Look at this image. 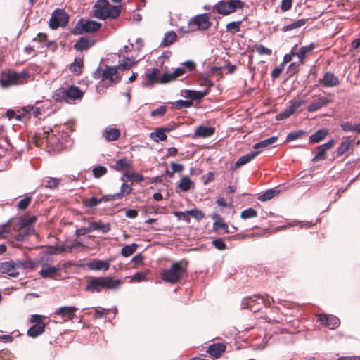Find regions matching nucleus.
<instances>
[{"label":"nucleus","mask_w":360,"mask_h":360,"mask_svg":"<svg viewBox=\"0 0 360 360\" xmlns=\"http://www.w3.org/2000/svg\"><path fill=\"white\" fill-rule=\"evenodd\" d=\"M122 6H111L107 0L97 1L93 7L94 16L100 20L115 19L121 13Z\"/></svg>","instance_id":"1"},{"label":"nucleus","mask_w":360,"mask_h":360,"mask_svg":"<svg viewBox=\"0 0 360 360\" xmlns=\"http://www.w3.org/2000/svg\"><path fill=\"white\" fill-rule=\"evenodd\" d=\"M122 282L119 279L112 277L91 278L85 288L86 291L99 292L103 289L115 290L120 288Z\"/></svg>","instance_id":"2"},{"label":"nucleus","mask_w":360,"mask_h":360,"mask_svg":"<svg viewBox=\"0 0 360 360\" xmlns=\"http://www.w3.org/2000/svg\"><path fill=\"white\" fill-rule=\"evenodd\" d=\"M274 302V299L269 295H255L244 298L242 302V306L244 308L255 312L260 309L262 304L267 307H271Z\"/></svg>","instance_id":"3"},{"label":"nucleus","mask_w":360,"mask_h":360,"mask_svg":"<svg viewBox=\"0 0 360 360\" xmlns=\"http://www.w3.org/2000/svg\"><path fill=\"white\" fill-rule=\"evenodd\" d=\"M29 73L26 71L20 72L8 70L3 72L0 76V84L3 88H8L11 86L22 84L27 82Z\"/></svg>","instance_id":"4"},{"label":"nucleus","mask_w":360,"mask_h":360,"mask_svg":"<svg viewBox=\"0 0 360 360\" xmlns=\"http://www.w3.org/2000/svg\"><path fill=\"white\" fill-rule=\"evenodd\" d=\"M186 273V262H176L162 273V278L169 283L179 282Z\"/></svg>","instance_id":"5"},{"label":"nucleus","mask_w":360,"mask_h":360,"mask_svg":"<svg viewBox=\"0 0 360 360\" xmlns=\"http://www.w3.org/2000/svg\"><path fill=\"white\" fill-rule=\"evenodd\" d=\"M84 93L77 86H70L68 88L61 87L56 90L53 98L58 101L70 103L75 100H80Z\"/></svg>","instance_id":"6"},{"label":"nucleus","mask_w":360,"mask_h":360,"mask_svg":"<svg viewBox=\"0 0 360 360\" xmlns=\"http://www.w3.org/2000/svg\"><path fill=\"white\" fill-rule=\"evenodd\" d=\"M244 5L245 3L240 0H229L228 1H221L214 6V9H215L217 13L226 15L236 11L237 8H242Z\"/></svg>","instance_id":"7"},{"label":"nucleus","mask_w":360,"mask_h":360,"mask_svg":"<svg viewBox=\"0 0 360 360\" xmlns=\"http://www.w3.org/2000/svg\"><path fill=\"white\" fill-rule=\"evenodd\" d=\"M101 26V23L94 20H79L74 29L75 34H82L84 33H91L98 30Z\"/></svg>","instance_id":"8"},{"label":"nucleus","mask_w":360,"mask_h":360,"mask_svg":"<svg viewBox=\"0 0 360 360\" xmlns=\"http://www.w3.org/2000/svg\"><path fill=\"white\" fill-rule=\"evenodd\" d=\"M210 20V18L207 13L198 14L190 18L188 25H195L196 30L205 31L212 25Z\"/></svg>","instance_id":"9"},{"label":"nucleus","mask_w":360,"mask_h":360,"mask_svg":"<svg viewBox=\"0 0 360 360\" xmlns=\"http://www.w3.org/2000/svg\"><path fill=\"white\" fill-rule=\"evenodd\" d=\"M21 265L20 262L18 263L13 261L2 262L0 264V272L6 274L11 277L16 278L19 275L18 268Z\"/></svg>","instance_id":"10"},{"label":"nucleus","mask_w":360,"mask_h":360,"mask_svg":"<svg viewBox=\"0 0 360 360\" xmlns=\"http://www.w3.org/2000/svg\"><path fill=\"white\" fill-rule=\"evenodd\" d=\"M304 101L302 99L292 101L289 106H288L284 110L276 115V120H283L293 115L297 110V109L304 104Z\"/></svg>","instance_id":"11"},{"label":"nucleus","mask_w":360,"mask_h":360,"mask_svg":"<svg viewBox=\"0 0 360 360\" xmlns=\"http://www.w3.org/2000/svg\"><path fill=\"white\" fill-rule=\"evenodd\" d=\"M319 82L323 86L326 88H332L338 86L340 84V81L338 77H336L332 72H326L323 77L319 79Z\"/></svg>","instance_id":"12"},{"label":"nucleus","mask_w":360,"mask_h":360,"mask_svg":"<svg viewBox=\"0 0 360 360\" xmlns=\"http://www.w3.org/2000/svg\"><path fill=\"white\" fill-rule=\"evenodd\" d=\"M118 66H107L102 70L101 77L103 79L108 80L110 84H117L120 78L117 75Z\"/></svg>","instance_id":"13"},{"label":"nucleus","mask_w":360,"mask_h":360,"mask_svg":"<svg viewBox=\"0 0 360 360\" xmlns=\"http://www.w3.org/2000/svg\"><path fill=\"white\" fill-rule=\"evenodd\" d=\"M334 145V141L333 139L329 140L326 143L321 144L316 147L317 153L313 158L312 161L314 162L325 160L326 158V152L330 149Z\"/></svg>","instance_id":"14"},{"label":"nucleus","mask_w":360,"mask_h":360,"mask_svg":"<svg viewBox=\"0 0 360 360\" xmlns=\"http://www.w3.org/2000/svg\"><path fill=\"white\" fill-rule=\"evenodd\" d=\"M195 68V64L194 62L191 60H187L181 63V66L176 68L174 71L172 72V75L176 79L179 77H181L186 74L188 71H192Z\"/></svg>","instance_id":"15"},{"label":"nucleus","mask_w":360,"mask_h":360,"mask_svg":"<svg viewBox=\"0 0 360 360\" xmlns=\"http://www.w3.org/2000/svg\"><path fill=\"white\" fill-rule=\"evenodd\" d=\"M319 320L322 324L328 326L330 329L336 328L340 323V319L333 315H319Z\"/></svg>","instance_id":"16"},{"label":"nucleus","mask_w":360,"mask_h":360,"mask_svg":"<svg viewBox=\"0 0 360 360\" xmlns=\"http://www.w3.org/2000/svg\"><path fill=\"white\" fill-rule=\"evenodd\" d=\"M160 71L158 68H153L150 72L146 73V79L143 82V86L149 87L155 84L160 83L158 78Z\"/></svg>","instance_id":"17"},{"label":"nucleus","mask_w":360,"mask_h":360,"mask_svg":"<svg viewBox=\"0 0 360 360\" xmlns=\"http://www.w3.org/2000/svg\"><path fill=\"white\" fill-rule=\"evenodd\" d=\"M214 127L209 126L200 125L198 127L193 134V137L207 138L212 136L214 134Z\"/></svg>","instance_id":"18"},{"label":"nucleus","mask_w":360,"mask_h":360,"mask_svg":"<svg viewBox=\"0 0 360 360\" xmlns=\"http://www.w3.org/2000/svg\"><path fill=\"white\" fill-rule=\"evenodd\" d=\"M89 269L92 271H103L108 270L110 263L104 260L94 259L87 264Z\"/></svg>","instance_id":"19"},{"label":"nucleus","mask_w":360,"mask_h":360,"mask_svg":"<svg viewBox=\"0 0 360 360\" xmlns=\"http://www.w3.org/2000/svg\"><path fill=\"white\" fill-rule=\"evenodd\" d=\"M77 311V308L75 307H61L58 308L56 311V315H59L63 318H68L69 319H72L75 316V311Z\"/></svg>","instance_id":"20"},{"label":"nucleus","mask_w":360,"mask_h":360,"mask_svg":"<svg viewBox=\"0 0 360 360\" xmlns=\"http://www.w3.org/2000/svg\"><path fill=\"white\" fill-rule=\"evenodd\" d=\"M103 137L108 142L114 141L120 136V131L118 129L106 127L103 131Z\"/></svg>","instance_id":"21"},{"label":"nucleus","mask_w":360,"mask_h":360,"mask_svg":"<svg viewBox=\"0 0 360 360\" xmlns=\"http://www.w3.org/2000/svg\"><path fill=\"white\" fill-rule=\"evenodd\" d=\"M212 219L214 220L213 229L217 231L221 229L225 233H233L228 229V225L223 221L222 218L217 213H214L212 215Z\"/></svg>","instance_id":"22"},{"label":"nucleus","mask_w":360,"mask_h":360,"mask_svg":"<svg viewBox=\"0 0 360 360\" xmlns=\"http://www.w3.org/2000/svg\"><path fill=\"white\" fill-rule=\"evenodd\" d=\"M60 269L59 266H51L48 264H44L39 271V275L44 278H53L56 275L58 271Z\"/></svg>","instance_id":"23"},{"label":"nucleus","mask_w":360,"mask_h":360,"mask_svg":"<svg viewBox=\"0 0 360 360\" xmlns=\"http://www.w3.org/2000/svg\"><path fill=\"white\" fill-rule=\"evenodd\" d=\"M52 15L61 27H65L68 25L69 16L63 10L56 9L53 12Z\"/></svg>","instance_id":"24"},{"label":"nucleus","mask_w":360,"mask_h":360,"mask_svg":"<svg viewBox=\"0 0 360 360\" xmlns=\"http://www.w3.org/2000/svg\"><path fill=\"white\" fill-rule=\"evenodd\" d=\"M226 346L221 343H214L207 349V352L210 356L214 357H219L223 352H225Z\"/></svg>","instance_id":"25"},{"label":"nucleus","mask_w":360,"mask_h":360,"mask_svg":"<svg viewBox=\"0 0 360 360\" xmlns=\"http://www.w3.org/2000/svg\"><path fill=\"white\" fill-rule=\"evenodd\" d=\"M330 102V99L326 97H320L317 100L314 101L310 105L307 107V110L309 112H315L323 106L326 105L327 103Z\"/></svg>","instance_id":"26"},{"label":"nucleus","mask_w":360,"mask_h":360,"mask_svg":"<svg viewBox=\"0 0 360 360\" xmlns=\"http://www.w3.org/2000/svg\"><path fill=\"white\" fill-rule=\"evenodd\" d=\"M45 329V324L44 323H38L32 326L27 330V335L31 338H37L41 335Z\"/></svg>","instance_id":"27"},{"label":"nucleus","mask_w":360,"mask_h":360,"mask_svg":"<svg viewBox=\"0 0 360 360\" xmlns=\"http://www.w3.org/2000/svg\"><path fill=\"white\" fill-rule=\"evenodd\" d=\"M260 151H251L250 153L240 157L235 163V167H238L241 165H245L253 160L257 155L259 154Z\"/></svg>","instance_id":"28"},{"label":"nucleus","mask_w":360,"mask_h":360,"mask_svg":"<svg viewBox=\"0 0 360 360\" xmlns=\"http://www.w3.org/2000/svg\"><path fill=\"white\" fill-rule=\"evenodd\" d=\"M280 193V190L278 187H274L272 188L267 189L263 193H262L259 197L258 200L262 202H265L272 199L274 197Z\"/></svg>","instance_id":"29"},{"label":"nucleus","mask_w":360,"mask_h":360,"mask_svg":"<svg viewBox=\"0 0 360 360\" xmlns=\"http://www.w3.org/2000/svg\"><path fill=\"white\" fill-rule=\"evenodd\" d=\"M94 44V40L81 37L74 45V48L77 51H84Z\"/></svg>","instance_id":"30"},{"label":"nucleus","mask_w":360,"mask_h":360,"mask_svg":"<svg viewBox=\"0 0 360 360\" xmlns=\"http://www.w3.org/2000/svg\"><path fill=\"white\" fill-rule=\"evenodd\" d=\"M277 140H278L277 136H271V137L266 139L265 140H263L259 143H256L253 146V148H254V150H255V151H259L258 150L267 148L269 146L275 143L277 141Z\"/></svg>","instance_id":"31"},{"label":"nucleus","mask_w":360,"mask_h":360,"mask_svg":"<svg viewBox=\"0 0 360 360\" xmlns=\"http://www.w3.org/2000/svg\"><path fill=\"white\" fill-rule=\"evenodd\" d=\"M208 91V89L205 91L186 90L185 97L191 98V100H200L204 98L207 94Z\"/></svg>","instance_id":"32"},{"label":"nucleus","mask_w":360,"mask_h":360,"mask_svg":"<svg viewBox=\"0 0 360 360\" xmlns=\"http://www.w3.org/2000/svg\"><path fill=\"white\" fill-rule=\"evenodd\" d=\"M21 112L22 115L32 114L34 117H38L39 115H41V108L36 107L32 105H28L22 107L21 109Z\"/></svg>","instance_id":"33"},{"label":"nucleus","mask_w":360,"mask_h":360,"mask_svg":"<svg viewBox=\"0 0 360 360\" xmlns=\"http://www.w3.org/2000/svg\"><path fill=\"white\" fill-rule=\"evenodd\" d=\"M328 134V130L319 129L309 136V143H319L322 141Z\"/></svg>","instance_id":"34"},{"label":"nucleus","mask_w":360,"mask_h":360,"mask_svg":"<svg viewBox=\"0 0 360 360\" xmlns=\"http://www.w3.org/2000/svg\"><path fill=\"white\" fill-rule=\"evenodd\" d=\"M296 225H299L300 226V228H304V227L311 226L312 225V224H311V222H309V221H295L292 223L290 222L285 225L278 226V227L275 228V231H279L285 230L288 228H290V227H292V226H294Z\"/></svg>","instance_id":"35"},{"label":"nucleus","mask_w":360,"mask_h":360,"mask_svg":"<svg viewBox=\"0 0 360 360\" xmlns=\"http://www.w3.org/2000/svg\"><path fill=\"white\" fill-rule=\"evenodd\" d=\"M176 34L173 31L166 32L160 44V46H169L176 40Z\"/></svg>","instance_id":"36"},{"label":"nucleus","mask_w":360,"mask_h":360,"mask_svg":"<svg viewBox=\"0 0 360 360\" xmlns=\"http://www.w3.org/2000/svg\"><path fill=\"white\" fill-rule=\"evenodd\" d=\"M342 129L345 132H354L360 134V122L356 124H352L351 122H345L341 124Z\"/></svg>","instance_id":"37"},{"label":"nucleus","mask_w":360,"mask_h":360,"mask_svg":"<svg viewBox=\"0 0 360 360\" xmlns=\"http://www.w3.org/2000/svg\"><path fill=\"white\" fill-rule=\"evenodd\" d=\"M313 48V44H310L309 46H302L297 52L295 51V56L298 57L300 63H303L306 54L310 52Z\"/></svg>","instance_id":"38"},{"label":"nucleus","mask_w":360,"mask_h":360,"mask_svg":"<svg viewBox=\"0 0 360 360\" xmlns=\"http://www.w3.org/2000/svg\"><path fill=\"white\" fill-rule=\"evenodd\" d=\"M138 248L136 243H132L131 245H124L121 250V254L123 257H127L134 254Z\"/></svg>","instance_id":"39"},{"label":"nucleus","mask_w":360,"mask_h":360,"mask_svg":"<svg viewBox=\"0 0 360 360\" xmlns=\"http://www.w3.org/2000/svg\"><path fill=\"white\" fill-rule=\"evenodd\" d=\"M95 221H90L87 227H82L76 229L75 235L77 236H84L88 233H90L96 230Z\"/></svg>","instance_id":"40"},{"label":"nucleus","mask_w":360,"mask_h":360,"mask_svg":"<svg viewBox=\"0 0 360 360\" xmlns=\"http://www.w3.org/2000/svg\"><path fill=\"white\" fill-rule=\"evenodd\" d=\"M83 67V60L79 58L75 59L74 62L70 65V70L76 74H79L81 72V69Z\"/></svg>","instance_id":"41"},{"label":"nucleus","mask_w":360,"mask_h":360,"mask_svg":"<svg viewBox=\"0 0 360 360\" xmlns=\"http://www.w3.org/2000/svg\"><path fill=\"white\" fill-rule=\"evenodd\" d=\"M150 138L154 141H165L167 139L166 134L164 133V130L161 128H158L155 131L150 133Z\"/></svg>","instance_id":"42"},{"label":"nucleus","mask_w":360,"mask_h":360,"mask_svg":"<svg viewBox=\"0 0 360 360\" xmlns=\"http://www.w3.org/2000/svg\"><path fill=\"white\" fill-rule=\"evenodd\" d=\"M242 21H233L229 23H228L226 26V31L228 32H230L231 34H235L236 32H240V25L241 24Z\"/></svg>","instance_id":"43"},{"label":"nucleus","mask_w":360,"mask_h":360,"mask_svg":"<svg viewBox=\"0 0 360 360\" xmlns=\"http://www.w3.org/2000/svg\"><path fill=\"white\" fill-rule=\"evenodd\" d=\"M60 181V179L49 177L46 179H44L43 184L46 188L53 189L58 187Z\"/></svg>","instance_id":"44"},{"label":"nucleus","mask_w":360,"mask_h":360,"mask_svg":"<svg viewBox=\"0 0 360 360\" xmlns=\"http://www.w3.org/2000/svg\"><path fill=\"white\" fill-rule=\"evenodd\" d=\"M307 20L305 19H299L286 26L284 27V31H290L294 29L299 28L305 25Z\"/></svg>","instance_id":"45"},{"label":"nucleus","mask_w":360,"mask_h":360,"mask_svg":"<svg viewBox=\"0 0 360 360\" xmlns=\"http://www.w3.org/2000/svg\"><path fill=\"white\" fill-rule=\"evenodd\" d=\"M192 182L191 179L188 176H184L179 184H178V187L184 192L188 191L191 185Z\"/></svg>","instance_id":"46"},{"label":"nucleus","mask_w":360,"mask_h":360,"mask_svg":"<svg viewBox=\"0 0 360 360\" xmlns=\"http://www.w3.org/2000/svg\"><path fill=\"white\" fill-rule=\"evenodd\" d=\"M129 167V165L125 158L117 160L115 164L112 166V167L117 171H121L124 169L128 168Z\"/></svg>","instance_id":"47"},{"label":"nucleus","mask_w":360,"mask_h":360,"mask_svg":"<svg viewBox=\"0 0 360 360\" xmlns=\"http://www.w3.org/2000/svg\"><path fill=\"white\" fill-rule=\"evenodd\" d=\"M352 144V141H342L340 146L337 148V155L341 156L345 152H347L349 148H350V146Z\"/></svg>","instance_id":"48"},{"label":"nucleus","mask_w":360,"mask_h":360,"mask_svg":"<svg viewBox=\"0 0 360 360\" xmlns=\"http://www.w3.org/2000/svg\"><path fill=\"white\" fill-rule=\"evenodd\" d=\"M257 216V212L252 208H248L243 210L240 214V217L243 219H248L251 218L256 217Z\"/></svg>","instance_id":"49"},{"label":"nucleus","mask_w":360,"mask_h":360,"mask_svg":"<svg viewBox=\"0 0 360 360\" xmlns=\"http://www.w3.org/2000/svg\"><path fill=\"white\" fill-rule=\"evenodd\" d=\"M92 172L95 178H100L107 173V169L104 166L98 165L93 169Z\"/></svg>","instance_id":"50"},{"label":"nucleus","mask_w":360,"mask_h":360,"mask_svg":"<svg viewBox=\"0 0 360 360\" xmlns=\"http://www.w3.org/2000/svg\"><path fill=\"white\" fill-rule=\"evenodd\" d=\"M305 132L302 130H298V131H294L290 133H289L286 137V141H295L301 136H302Z\"/></svg>","instance_id":"51"},{"label":"nucleus","mask_w":360,"mask_h":360,"mask_svg":"<svg viewBox=\"0 0 360 360\" xmlns=\"http://www.w3.org/2000/svg\"><path fill=\"white\" fill-rule=\"evenodd\" d=\"M186 213H188V217L191 216L193 218L195 219L197 221H200L205 217V214L200 210H186Z\"/></svg>","instance_id":"52"},{"label":"nucleus","mask_w":360,"mask_h":360,"mask_svg":"<svg viewBox=\"0 0 360 360\" xmlns=\"http://www.w3.org/2000/svg\"><path fill=\"white\" fill-rule=\"evenodd\" d=\"M174 105L176 106L178 109L182 108H188L193 105V102L191 101H183L178 100L174 103H172Z\"/></svg>","instance_id":"53"},{"label":"nucleus","mask_w":360,"mask_h":360,"mask_svg":"<svg viewBox=\"0 0 360 360\" xmlns=\"http://www.w3.org/2000/svg\"><path fill=\"white\" fill-rule=\"evenodd\" d=\"M83 202L84 207L93 208L100 204V200H98V198L96 197H91L89 199H85Z\"/></svg>","instance_id":"54"},{"label":"nucleus","mask_w":360,"mask_h":360,"mask_svg":"<svg viewBox=\"0 0 360 360\" xmlns=\"http://www.w3.org/2000/svg\"><path fill=\"white\" fill-rule=\"evenodd\" d=\"M31 229H25L22 230L15 235V238L17 241H23L30 234Z\"/></svg>","instance_id":"55"},{"label":"nucleus","mask_w":360,"mask_h":360,"mask_svg":"<svg viewBox=\"0 0 360 360\" xmlns=\"http://www.w3.org/2000/svg\"><path fill=\"white\" fill-rule=\"evenodd\" d=\"M96 230L100 231L103 233L109 232L111 229V226L109 223L100 224L98 222L95 221Z\"/></svg>","instance_id":"56"},{"label":"nucleus","mask_w":360,"mask_h":360,"mask_svg":"<svg viewBox=\"0 0 360 360\" xmlns=\"http://www.w3.org/2000/svg\"><path fill=\"white\" fill-rule=\"evenodd\" d=\"M120 199V194H109L106 195H103L101 198H98V200H100V203L102 202H108L111 200H115Z\"/></svg>","instance_id":"57"},{"label":"nucleus","mask_w":360,"mask_h":360,"mask_svg":"<svg viewBox=\"0 0 360 360\" xmlns=\"http://www.w3.org/2000/svg\"><path fill=\"white\" fill-rule=\"evenodd\" d=\"M212 243V245L219 250H224L226 248V243L221 238L214 239Z\"/></svg>","instance_id":"58"},{"label":"nucleus","mask_w":360,"mask_h":360,"mask_svg":"<svg viewBox=\"0 0 360 360\" xmlns=\"http://www.w3.org/2000/svg\"><path fill=\"white\" fill-rule=\"evenodd\" d=\"M31 202V197H25L18 202V207L20 210H25Z\"/></svg>","instance_id":"59"},{"label":"nucleus","mask_w":360,"mask_h":360,"mask_svg":"<svg viewBox=\"0 0 360 360\" xmlns=\"http://www.w3.org/2000/svg\"><path fill=\"white\" fill-rule=\"evenodd\" d=\"M131 191V188L129 185L123 183L120 188V191L116 193V194H120V198H122L124 195H127L130 193Z\"/></svg>","instance_id":"60"},{"label":"nucleus","mask_w":360,"mask_h":360,"mask_svg":"<svg viewBox=\"0 0 360 360\" xmlns=\"http://www.w3.org/2000/svg\"><path fill=\"white\" fill-rule=\"evenodd\" d=\"M174 214L178 218V219H182L187 223L190 221V217H188V213H186V211H175Z\"/></svg>","instance_id":"61"},{"label":"nucleus","mask_w":360,"mask_h":360,"mask_svg":"<svg viewBox=\"0 0 360 360\" xmlns=\"http://www.w3.org/2000/svg\"><path fill=\"white\" fill-rule=\"evenodd\" d=\"M167 112V108L165 105H161L155 110H153L150 115L153 117L163 116Z\"/></svg>","instance_id":"62"},{"label":"nucleus","mask_w":360,"mask_h":360,"mask_svg":"<svg viewBox=\"0 0 360 360\" xmlns=\"http://www.w3.org/2000/svg\"><path fill=\"white\" fill-rule=\"evenodd\" d=\"M257 52L260 55H268L270 56L272 53V51L264 46L260 44L256 46Z\"/></svg>","instance_id":"63"},{"label":"nucleus","mask_w":360,"mask_h":360,"mask_svg":"<svg viewBox=\"0 0 360 360\" xmlns=\"http://www.w3.org/2000/svg\"><path fill=\"white\" fill-rule=\"evenodd\" d=\"M32 224H30V221L28 220L27 217H20L18 221V226L20 229H30V226Z\"/></svg>","instance_id":"64"}]
</instances>
